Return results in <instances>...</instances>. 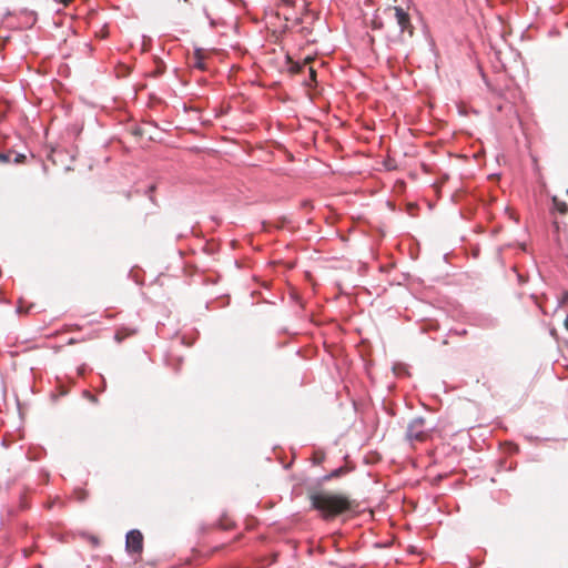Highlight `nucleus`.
I'll use <instances>...</instances> for the list:
<instances>
[{
	"label": "nucleus",
	"mask_w": 568,
	"mask_h": 568,
	"mask_svg": "<svg viewBox=\"0 0 568 568\" xmlns=\"http://www.w3.org/2000/svg\"><path fill=\"white\" fill-rule=\"evenodd\" d=\"M311 504L325 519L336 517L351 507V503L346 496L326 493L313 494L311 496Z\"/></svg>",
	"instance_id": "1"
},
{
	"label": "nucleus",
	"mask_w": 568,
	"mask_h": 568,
	"mask_svg": "<svg viewBox=\"0 0 568 568\" xmlns=\"http://www.w3.org/2000/svg\"><path fill=\"white\" fill-rule=\"evenodd\" d=\"M329 61L331 59L328 57L306 54L303 58H298L288 71H302L304 68H307L310 72H313L318 69L328 68Z\"/></svg>",
	"instance_id": "2"
},
{
	"label": "nucleus",
	"mask_w": 568,
	"mask_h": 568,
	"mask_svg": "<svg viewBox=\"0 0 568 568\" xmlns=\"http://www.w3.org/2000/svg\"><path fill=\"white\" fill-rule=\"evenodd\" d=\"M425 424H426V420L424 417L419 416V417H415L414 419H412L406 429V435H405L406 439L409 443L426 440L428 433H427Z\"/></svg>",
	"instance_id": "3"
},
{
	"label": "nucleus",
	"mask_w": 568,
	"mask_h": 568,
	"mask_svg": "<svg viewBox=\"0 0 568 568\" xmlns=\"http://www.w3.org/2000/svg\"><path fill=\"white\" fill-rule=\"evenodd\" d=\"M385 12L396 20L402 33L407 32L409 37H413L414 27L410 23V17L402 7H389Z\"/></svg>",
	"instance_id": "4"
},
{
	"label": "nucleus",
	"mask_w": 568,
	"mask_h": 568,
	"mask_svg": "<svg viewBox=\"0 0 568 568\" xmlns=\"http://www.w3.org/2000/svg\"><path fill=\"white\" fill-rule=\"evenodd\" d=\"M480 74L487 89L498 97H501L511 83V79L507 75V73H499L501 77L494 80L490 79L486 72Z\"/></svg>",
	"instance_id": "5"
},
{
	"label": "nucleus",
	"mask_w": 568,
	"mask_h": 568,
	"mask_svg": "<svg viewBox=\"0 0 568 568\" xmlns=\"http://www.w3.org/2000/svg\"><path fill=\"white\" fill-rule=\"evenodd\" d=\"M125 549L131 555H140L143 550V535L138 529L130 530L125 536Z\"/></svg>",
	"instance_id": "6"
},
{
	"label": "nucleus",
	"mask_w": 568,
	"mask_h": 568,
	"mask_svg": "<svg viewBox=\"0 0 568 568\" xmlns=\"http://www.w3.org/2000/svg\"><path fill=\"white\" fill-rule=\"evenodd\" d=\"M193 67L202 70L210 68L209 60L204 58L200 50L195 52Z\"/></svg>",
	"instance_id": "7"
},
{
	"label": "nucleus",
	"mask_w": 568,
	"mask_h": 568,
	"mask_svg": "<svg viewBox=\"0 0 568 568\" xmlns=\"http://www.w3.org/2000/svg\"><path fill=\"white\" fill-rule=\"evenodd\" d=\"M346 471H347L346 467H344V466L338 467V468L332 470L331 473L326 474L325 476H323L322 480L328 481L333 478H337V477L344 475Z\"/></svg>",
	"instance_id": "8"
},
{
	"label": "nucleus",
	"mask_w": 568,
	"mask_h": 568,
	"mask_svg": "<svg viewBox=\"0 0 568 568\" xmlns=\"http://www.w3.org/2000/svg\"><path fill=\"white\" fill-rule=\"evenodd\" d=\"M552 206L560 214H566L568 212V205L566 202L560 201L557 196L552 197Z\"/></svg>",
	"instance_id": "9"
},
{
	"label": "nucleus",
	"mask_w": 568,
	"mask_h": 568,
	"mask_svg": "<svg viewBox=\"0 0 568 568\" xmlns=\"http://www.w3.org/2000/svg\"><path fill=\"white\" fill-rule=\"evenodd\" d=\"M316 74L314 72L308 73L307 80H304L305 85L311 87L313 83L316 84Z\"/></svg>",
	"instance_id": "10"
},
{
	"label": "nucleus",
	"mask_w": 568,
	"mask_h": 568,
	"mask_svg": "<svg viewBox=\"0 0 568 568\" xmlns=\"http://www.w3.org/2000/svg\"><path fill=\"white\" fill-rule=\"evenodd\" d=\"M323 460H324V456L323 455H320V456L316 455L314 457V464H321Z\"/></svg>",
	"instance_id": "11"
},
{
	"label": "nucleus",
	"mask_w": 568,
	"mask_h": 568,
	"mask_svg": "<svg viewBox=\"0 0 568 568\" xmlns=\"http://www.w3.org/2000/svg\"><path fill=\"white\" fill-rule=\"evenodd\" d=\"M0 161H1V162H8V161H9V155H8V154H4V153H1V154H0Z\"/></svg>",
	"instance_id": "12"
},
{
	"label": "nucleus",
	"mask_w": 568,
	"mask_h": 568,
	"mask_svg": "<svg viewBox=\"0 0 568 568\" xmlns=\"http://www.w3.org/2000/svg\"><path fill=\"white\" fill-rule=\"evenodd\" d=\"M63 2L64 6H68L69 3H71L73 0H61Z\"/></svg>",
	"instance_id": "13"
},
{
	"label": "nucleus",
	"mask_w": 568,
	"mask_h": 568,
	"mask_svg": "<svg viewBox=\"0 0 568 568\" xmlns=\"http://www.w3.org/2000/svg\"><path fill=\"white\" fill-rule=\"evenodd\" d=\"M68 344H70V345H71V344H75V339H74V338H70V339H69V342H68Z\"/></svg>",
	"instance_id": "14"
},
{
	"label": "nucleus",
	"mask_w": 568,
	"mask_h": 568,
	"mask_svg": "<svg viewBox=\"0 0 568 568\" xmlns=\"http://www.w3.org/2000/svg\"><path fill=\"white\" fill-rule=\"evenodd\" d=\"M564 324H565V327L568 329V316L566 317V320H565V323H564Z\"/></svg>",
	"instance_id": "15"
}]
</instances>
